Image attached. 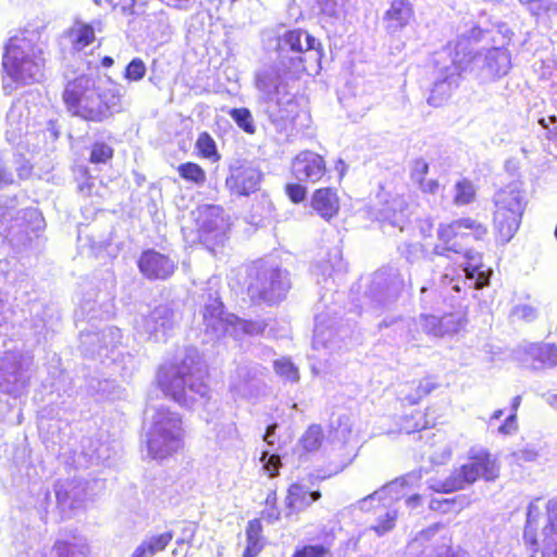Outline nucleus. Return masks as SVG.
Here are the masks:
<instances>
[{"instance_id":"obj_1","label":"nucleus","mask_w":557,"mask_h":557,"mask_svg":"<svg viewBox=\"0 0 557 557\" xmlns=\"http://www.w3.org/2000/svg\"><path fill=\"white\" fill-rule=\"evenodd\" d=\"M61 97L66 111L86 122L102 123L123 110L119 90L102 87L89 74L67 81Z\"/></svg>"},{"instance_id":"obj_2","label":"nucleus","mask_w":557,"mask_h":557,"mask_svg":"<svg viewBox=\"0 0 557 557\" xmlns=\"http://www.w3.org/2000/svg\"><path fill=\"white\" fill-rule=\"evenodd\" d=\"M277 63L284 75L299 78L321 69L323 47L301 28L286 30L276 44Z\"/></svg>"},{"instance_id":"obj_3","label":"nucleus","mask_w":557,"mask_h":557,"mask_svg":"<svg viewBox=\"0 0 557 557\" xmlns=\"http://www.w3.org/2000/svg\"><path fill=\"white\" fill-rule=\"evenodd\" d=\"M156 385L166 398L182 407L191 406L198 398L210 397V388L197 374L191 358L161 364L157 370Z\"/></svg>"},{"instance_id":"obj_4","label":"nucleus","mask_w":557,"mask_h":557,"mask_svg":"<svg viewBox=\"0 0 557 557\" xmlns=\"http://www.w3.org/2000/svg\"><path fill=\"white\" fill-rule=\"evenodd\" d=\"M184 437L182 414L169 407H160L146 435L148 455L154 460L171 458L184 448Z\"/></svg>"},{"instance_id":"obj_5","label":"nucleus","mask_w":557,"mask_h":557,"mask_svg":"<svg viewBox=\"0 0 557 557\" xmlns=\"http://www.w3.org/2000/svg\"><path fill=\"white\" fill-rule=\"evenodd\" d=\"M500 475V463L488 449H471L467 461L454 469L450 474L431 488L435 493H454L461 491L475 482H495Z\"/></svg>"},{"instance_id":"obj_6","label":"nucleus","mask_w":557,"mask_h":557,"mask_svg":"<svg viewBox=\"0 0 557 557\" xmlns=\"http://www.w3.org/2000/svg\"><path fill=\"white\" fill-rule=\"evenodd\" d=\"M493 224L496 237L508 243L520 227L527 201L517 183L499 188L493 198Z\"/></svg>"},{"instance_id":"obj_7","label":"nucleus","mask_w":557,"mask_h":557,"mask_svg":"<svg viewBox=\"0 0 557 557\" xmlns=\"http://www.w3.org/2000/svg\"><path fill=\"white\" fill-rule=\"evenodd\" d=\"M548 520L544 527L543 539L537 540L536 528L529 512L523 531V542L531 550L532 557L541 554V557H557V502H550L547 506Z\"/></svg>"},{"instance_id":"obj_8","label":"nucleus","mask_w":557,"mask_h":557,"mask_svg":"<svg viewBox=\"0 0 557 557\" xmlns=\"http://www.w3.org/2000/svg\"><path fill=\"white\" fill-rule=\"evenodd\" d=\"M285 292L282 274L273 268L258 271L247 287L249 300L253 306L276 304L284 298Z\"/></svg>"},{"instance_id":"obj_9","label":"nucleus","mask_w":557,"mask_h":557,"mask_svg":"<svg viewBox=\"0 0 557 557\" xmlns=\"http://www.w3.org/2000/svg\"><path fill=\"white\" fill-rule=\"evenodd\" d=\"M44 226V218L36 208H26L18 212L9 205H0V236L8 238L11 233L28 236Z\"/></svg>"},{"instance_id":"obj_10","label":"nucleus","mask_w":557,"mask_h":557,"mask_svg":"<svg viewBox=\"0 0 557 557\" xmlns=\"http://www.w3.org/2000/svg\"><path fill=\"white\" fill-rule=\"evenodd\" d=\"M2 66L14 82L28 84L34 81L40 63L36 58L27 54L21 46L11 41L5 47Z\"/></svg>"},{"instance_id":"obj_11","label":"nucleus","mask_w":557,"mask_h":557,"mask_svg":"<svg viewBox=\"0 0 557 557\" xmlns=\"http://www.w3.org/2000/svg\"><path fill=\"white\" fill-rule=\"evenodd\" d=\"M423 332L435 336H455L467 331L468 308L460 307L456 311L444 313L442 317L433 314L421 315Z\"/></svg>"},{"instance_id":"obj_12","label":"nucleus","mask_w":557,"mask_h":557,"mask_svg":"<svg viewBox=\"0 0 557 557\" xmlns=\"http://www.w3.org/2000/svg\"><path fill=\"white\" fill-rule=\"evenodd\" d=\"M263 181V173L249 162L240 163L231 168L225 178V187L232 196L249 197L260 189Z\"/></svg>"},{"instance_id":"obj_13","label":"nucleus","mask_w":557,"mask_h":557,"mask_svg":"<svg viewBox=\"0 0 557 557\" xmlns=\"http://www.w3.org/2000/svg\"><path fill=\"white\" fill-rule=\"evenodd\" d=\"M137 267L143 276L149 281H165L176 270L175 262L168 255L154 249L141 251L137 260Z\"/></svg>"},{"instance_id":"obj_14","label":"nucleus","mask_w":557,"mask_h":557,"mask_svg":"<svg viewBox=\"0 0 557 557\" xmlns=\"http://www.w3.org/2000/svg\"><path fill=\"white\" fill-rule=\"evenodd\" d=\"M327 173L324 158L313 151H301L292 161V174L299 181L321 182Z\"/></svg>"},{"instance_id":"obj_15","label":"nucleus","mask_w":557,"mask_h":557,"mask_svg":"<svg viewBox=\"0 0 557 557\" xmlns=\"http://www.w3.org/2000/svg\"><path fill=\"white\" fill-rule=\"evenodd\" d=\"M466 234L461 232L456 219L449 222L440 223L436 231V242L433 252L437 256L449 257L451 253L459 255L463 251Z\"/></svg>"},{"instance_id":"obj_16","label":"nucleus","mask_w":557,"mask_h":557,"mask_svg":"<svg viewBox=\"0 0 557 557\" xmlns=\"http://www.w3.org/2000/svg\"><path fill=\"white\" fill-rule=\"evenodd\" d=\"M310 207L318 216L326 222L335 219L341 211V198L334 187H319L310 197Z\"/></svg>"},{"instance_id":"obj_17","label":"nucleus","mask_w":557,"mask_h":557,"mask_svg":"<svg viewBox=\"0 0 557 557\" xmlns=\"http://www.w3.org/2000/svg\"><path fill=\"white\" fill-rule=\"evenodd\" d=\"M441 386L440 377L435 374H425L422 377L407 382L400 392L399 400L404 405L414 406L425 399Z\"/></svg>"},{"instance_id":"obj_18","label":"nucleus","mask_w":557,"mask_h":557,"mask_svg":"<svg viewBox=\"0 0 557 557\" xmlns=\"http://www.w3.org/2000/svg\"><path fill=\"white\" fill-rule=\"evenodd\" d=\"M414 18V9L409 0H392L389 8L383 14L385 29L389 35H396L407 27Z\"/></svg>"},{"instance_id":"obj_19","label":"nucleus","mask_w":557,"mask_h":557,"mask_svg":"<svg viewBox=\"0 0 557 557\" xmlns=\"http://www.w3.org/2000/svg\"><path fill=\"white\" fill-rule=\"evenodd\" d=\"M319 490L308 491L300 482H294L288 485L284 498L287 516L298 513L305 508L309 507L312 503L321 498Z\"/></svg>"},{"instance_id":"obj_20","label":"nucleus","mask_w":557,"mask_h":557,"mask_svg":"<svg viewBox=\"0 0 557 557\" xmlns=\"http://www.w3.org/2000/svg\"><path fill=\"white\" fill-rule=\"evenodd\" d=\"M245 534L247 544L243 557H257L265 546L261 518L249 520L246 525Z\"/></svg>"},{"instance_id":"obj_21","label":"nucleus","mask_w":557,"mask_h":557,"mask_svg":"<svg viewBox=\"0 0 557 557\" xmlns=\"http://www.w3.org/2000/svg\"><path fill=\"white\" fill-rule=\"evenodd\" d=\"M66 37L74 51H83L96 40L95 27L82 21H75L67 29Z\"/></svg>"},{"instance_id":"obj_22","label":"nucleus","mask_w":557,"mask_h":557,"mask_svg":"<svg viewBox=\"0 0 557 557\" xmlns=\"http://www.w3.org/2000/svg\"><path fill=\"white\" fill-rule=\"evenodd\" d=\"M223 209L218 206H207L199 210L196 223L200 236L219 231L223 225Z\"/></svg>"},{"instance_id":"obj_23","label":"nucleus","mask_w":557,"mask_h":557,"mask_svg":"<svg viewBox=\"0 0 557 557\" xmlns=\"http://www.w3.org/2000/svg\"><path fill=\"white\" fill-rule=\"evenodd\" d=\"M174 532L166 531L143 541L129 557H150L163 552L173 541Z\"/></svg>"},{"instance_id":"obj_24","label":"nucleus","mask_w":557,"mask_h":557,"mask_svg":"<svg viewBox=\"0 0 557 557\" xmlns=\"http://www.w3.org/2000/svg\"><path fill=\"white\" fill-rule=\"evenodd\" d=\"M434 424V418H429L426 410L414 409L410 413L401 416L399 431L405 434H412L430 429Z\"/></svg>"},{"instance_id":"obj_25","label":"nucleus","mask_w":557,"mask_h":557,"mask_svg":"<svg viewBox=\"0 0 557 557\" xmlns=\"http://www.w3.org/2000/svg\"><path fill=\"white\" fill-rule=\"evenodd\" d=\"M528 355L533 362L542 368L557 366V345L552 343H535L528 349Z\"/></svg>"},{"instance_id":"obj_26","label":"nucleus","mask_w":557,"mask_h":557,"mask_svg":"<svg viewBox=\"0 0 557 557\" xmlns=\"http://www.w3.org/2000/svg\"><path fill=\"white\" fill-rule=\"evenodd\" d=\"M456 223L461 232L466 234V239L472 238L476 242H483L488 236V225L485 220L479 216H462L456 219Z\"/></svg>"},{"instance_id":"obj_27","label":"nucleus","mask_w":557,"mask_h":557,"mask_svg":"<svg viewBox=\"0 0 557 557\" xmlns=\"http://www.w3.org/2000/svg\"><path fill=\"white\" fill-rule=\"evenodd\" d=\"M324 438L323 429L319 424H311L299 438V448L304 455L314 453L320 449Z\"/></svg>"},{"instance_id":"obj_28","label":"nucleus","mask_w":557,"mask_h":557,"mask_svg":"<svg viewBox=\"0 0 557 557\" xmlns=\"http://www.w3.org/2000/svg\"><path fill=\"white\" fill-rule=\"evenodd\" d=\"M180 177L195 186H202L207 182L205 169L196 162L187 161L177 166Z\"/></svg>"},{"instance_id":"obj_29","label":"nucleus","mask_w":557,"mask_h":557,"mask_svg":"<svg viewBox=\"0 0 557 557\" xmlns=\"http://www.w3.org/2000/svg\"><path fill=\"white\" fill-rule=\"evenodd\" d=\"M467 505L466 497L457 495L450 498H433L429 503V509L434 512L442 515L448 512H459Z\"/></svg>"},{"instance_id":"obj_30","label":"nucleus","mask_w":557,"mask_h":557,"mask_svg":"<svg viewBox=\"0 0 557 557\" xmlns=\"http://www.w3.org/2000/svg\"><path fill=\"white\" fill-rule=\"evenodd\" d=\"M195 147L197 156L201 159H208L212 162H218L221 159L216 144L208 132L198 135Z\"/></svg>"},{"instance_id":"obj_31","label":"nucleus","mask_w":557,"mask_h":557,"mask_svg":"<svg viewBox=\"0 0 557 557\" xmlns=\"http://www.w3.org/2000/svg\"><path fill=\"white\" fill-rule=\"evenodd\" d=\"M476 198V189L474 184L468 180L462 178L455 184V195L453 202L457 207H463L472 203Z\"/></svg>"},{"instance_id":"obj_32","label":"nucleus","mask_w":557,"mask_h":557,"mask_svg":"<svg viewBox=\"0 0 557 557\" xmlns=\"http://www.w3.org/2000/svg\"><path fill=\"white\" fill-rule=\"evenodd\" d=\"M224 314V304L214 299L212 302L206 305L202 310V320L206 325L207 332L216 331L218 323L222 322Z\"/></svg>"},{"instance_id":"obj_33","label":"nucleus","mask_w":557,"mask_h":557,"mask_svg":"<svg viewBox=\"0 0 557 557\" xmlns=\"http://www.w3.org/2000/svg\"><path fill=\"white\" fill-rule=\"evenodd\" d=\"M264 509L261 511V519L268 523L277 522L281 519L282 512L278 506L277 490H270L263 500Z\"/></svg>"},{"instance_id":"obj_34","label":"nucleus","mask_w":557,"mask_h":557,"mask_svg":"<svg viewBox=\"0 0 557 557\" xmlns=\"http://www.w3.org/2000/svg\"><path fill=\"white\" fill-rule=\"evenodd\" d=\"M225 322L232 326H238L243 333L250 336L263 334L267 327L263 321L244 320L235 314H228Z\"/></svg>"},{"instance_id":"obj_35","label":"nucleus","mask_w":557,"mask_h":557,"mask_svg":"<svg viewBox=\"0 0 557 557\" xmlns=\"http://www.w3.org/2000/svg\"><path fill=\"white\" fill-rule=\"evenodd\" d=\"M228 115L236 125L246 134L253 135L257 131L252 114L247 108H233L228 111Z\"/></svg>"},{"instance_id":"obj_36","label":"nucleus","mask_w":557,"mask_h":557,"mask_svg":"<svg viewBox=\"0 0 557 557\" xmlns=\"http://www.w3.org/2000/svg\"><path fill=\"white\" fill-rule=\"evenodd\" d=\"M290 557H332V553L327 545L306 544L297 547Z\"/></svg>"},{"instance_id":"obj_37","label":"nucleus","mask_w":557,"mask_h":557,"mask_svg":"<svg viewBox=\"0 0 557 557\" xmlns=\"http://www.w3.org/2000/svg\"><path fill=\"white\" fill-rule=\"evenodd\" d=\"M114 156V150L109 145L97 141L90 147L89 162L92 164L107 163Z\"/></svg>"},{"instance_id":"obj_38","label":"nucleus","mask_w":557,"mask_h":557,"mask_svg":"<svg viewBox=\"0 0 557 557\" xmlns=\"http://www.w3.org/2000/svg\"><path fill=\"white\" fill-rule=\"evenodd\" d=\"M273 368L277 375L287 381L297 382L299 380L298 369L288 358H281L275 360Z\"/></svg>"},{"instance_id":"obj_39","label":"nucleus","mask_w":557,"mask_h":557,"mask_svg":"<svg viewBox=\"0 0 557 557\" xmlns=\"http://www.w3.org/2000/svg\"><path fill=\"white\" fill-rule=\"evenodd\" d=\"M146 72L145 62L139 58H135L126 65L124 78L129 82H138L145 77Z\"/></svg>"},{"instance_id":"obj_40","label":"nucleus","mask_w":557,"mask_h":557,"mask_svg":"<svg viewBox=\"0 0 557 557\" xmlns=\"http://www.w3.org/2000/svg\"><path fill=\"white\" fill-rule=\"evenodd\" d=\"M260 461L263 463V469L270 478H276L280 474L282 460L277 454L269 455L267 451H263Z\"/></svg>"},{"instance_id":"obj_41","label":"nucleus","mask_w":557,"mask_h":557,"mask_svg":"<svg viewBox=\"0 0 557 557\" xmlns=\"http://www.w3.org/2000/svg\"><path fill=\"white\" fill-rule=\"evenodd\" d=\"M284 191L294 205L301 203L307 197V188L300 183H288L284 186Z\"/></svg>"},{"instance_id":"obj_42","label":"nucleus","mask_w":557,"mask_h":557,"mask_svg":"<svg viewBox=\"0 0 557 557\" xmlns=\"http://www.w3.org/2000/svg\"><path fill=\"white\" fill-rule=\"evenodd\" d=\"M396 519H397V511L396 510L388 511L382 518H380L377 524L372 527V530L379 536H382L395 528Z\"/></svg>"},{"instance_id":"obj_43","label":"nucleus","mask_w":557,"mask_h":557,"mask_svg":"<svg viewBox=\"0 0 557 557\" xmlns=\"http://www.w3.org/2000/svg\"><path fill=\"white\" fill-rule=\"evenodd\" d=\"M429 173V164L423 159H416L411 165L410 176L411 180L417 184L422 183L425 180L426 174Z\"/></svg>"},{"instance_id":"obj_44","label":"nucleus","mask_w":557,"mask_h":557,"mask_svg":"<svg viewBox=\"0 0 557 557\" xmlns=\"http://www.w3.org/2000/svg\"><path fill=\"white\" fill-rule=\"evenodd\" d=\"M51 557H74V545L65 540H57L52 545Z\"/></svg>"},{"instance_id":"obj_45","label":"nucleus","mask_w":557,"mask_h":557,"mask_svg":"<svg viewBox=\"0 0 557 557\" xmlns=\"http://www.w3.org/2000/svg\"><path fill=\"white\" fill-rule=\"evenodd\" d=\"M286 109V113L278 112V114L274 117L275 122L282 123L283 125L293 124L295 119L297 117L298 104L295 101H288Z\"/></svg>"},{"instance_id":"obj_46","label":"nucleus","mask_w":557,"mask_h":557,"mask_svg":"<svg viewBox=\"0 0 557 557\" xmlns=\"http://www.w3.org/2000/svg\"><path fill=\"white\" fill-rule=\"evenodd\" d=\"M518 431L517 414L510 412L505 421L498 426V432L503 435H511Z\"/></svg>"},{"instance_id":"obj_47","label":"nucleus","mask_w":557,"mask_h":557,"mask_svg":"<svg viewBox=\"0 0 557 557\" xmlns=\"http://www.w3.org/2000/svg\"><path fill=\"white\" fill-rule=\"evenodd\" d=\"M444 528V524L441 523V522H436V523H433L431 525H429L428 528L421 530L410 542L409 544L411 543H414V542H418V541H430L433 535L435 534L436 531H438L440 529Z\"/></svg>"},{"instance_id":"obj_48","label":"nucleus","mask_w":557,"mask_h":557,"mask_svg":"<svg viewBox=\"0 0 557 557\" xmlns=\"http://www.w3.org/2000/svg\"><path fill=\"white\" fill-rule=\"evenodd\" d=\"M419 188L424 194L435 195L440 189V183L437 180H423L419 183Z\"/></svg>"},{"instance_id":"obj_49","label":"nucleus","mask_w":557,"mask_h":557,"mask_svg":"<svg viewBox=\"0 0 557 557\" xmlns=\"http://www.w3.org/2000/svg\"><path fill=\"white\" fill-rule=\"evenodd\" d=\"M418 479L417 475H413L411 473L401 475L399 478H396L392 484L397 485L399 487H410L413 486L414 482L413 480Z\"/></svg>"},{"instance_id":"obj_50","label":"nucleus","mask_w":557,"mask_h":557,"mask_svg":"<svg viewBox=\"0 0 557 557\" xmlns=\"http://www.w3.org/2000/svg\"><path fill=\"white\" fill-rule=\"evenodd\" d=\"M465 272L467 277L469 278H474L476 274L479 275L476 287H482L483 285H485L486 278L484 277V280H481V277H483V273H479L478 267L468 265L465 268Z\"/></svg>"},{"instance_id":"obj_51","label":"nucleus","mask_w":557,"mask_h":557,"mask_svg":"<svg viewBox=\"0 0 557 557\" xmlns=\"http://www.w3.org/2000/svg\"><path fill=\"white\" fill-rule=\"evenodd\" d=\"M276 428V423L268 425L265 433L263 435V441L267 442V444L274 445V442L271 437L274 435Z\"/></svg>"},{"instance_id":"obj_52","label":"nucleus","mask_w":557,"mask_h":557,"mask_svg":"<svg viewBox=\"0 0 557 557\" xmlns=\"http://www.w3.org/2000/svg\"><path fill=\"white\" fill-rule=\"evenodd\" d=\"M421 502H422V496L419 494H413L406 499L407 506L412 507V508L419 506L421 504Z\"/></svg>"},{"instance_id":"obj_53","label":"nucleus","mask_w":557,"mask_h":557,"mask_svg":"<svg viewBox=\"0 0 557 557\" xmlns=\"http://www.w3.org/2000/svg\"><path fill=\"white\" fill-rule=\"evenodd\" d=\"M162 3L173 7V8H182L185 2L188 0H160Z\"/></svg>"},{"instance_id":"obj_54","label":"nucleus","mask_w":557,"mask_h":557,"mask_svg":"<svg viewBox=\"0 0 557 557\" xmlns=\"http://www.w3.org/2000/svg\"><path fill=\"white\" fill-rule=\"evenodd\" d=\"M520 404H521V396H515L511 400V412H515L517 414Z\"/></svg>"},{"instance_id":"obj_55","label":"nucleus","mask_w":557,"mask_h":557,"mask_svg":"<svg viewBox=\"0 0 557 557\" xmlns=\"http://www.w3.org/2000/svg\"><path fill=\"white\" fill-rule=\"evenodd\" d=\"M101 65L104 66V67H110L113 65V59L109 55H106L101 59Z\"/></svg>"},{"instance_id":"obj_56","label":"nucleus","mask_w":557,"mask_h":557,"mask_svg":"<svg viewBox=\"0 0 557 557\" xmlns=\"http://www.w3.org/2000/svg\"><path fill=\"white\" fill-rule=\"evenodd\" d=\"M503 414H504V410H503V409H497V410H495V411L492 413L491 419H492V420H497V419L502 418V417H503Z\"/></svg>"},{"instance_id":"obj_57","label":"nucleus","mask_w":557,"mask_h":557,"mask_svg":"<svg viewBox=\"0 0 557 557\" xmlns=\"http://www.w3.org/2000/svg\"><path fill=\"white\" fill-rule=\"evenodd\" d=\"M428 102H429L430 104H432V106H437V104H438V103H437V99H436V98H435V96H434V91H433V92H432V95L429 97Z\"/></svg>"},{"instance_id":"obj_58","label":"nucleus","mask_w":557,"mask_h":557,"mask_svg":"<svg viewBox=\"0 0 557 557\" xmlns=\"http://www.w3.org/2000/svg\"><path fill=\"white\" fill-rule=\"evenodd\" d=\"M375 494H376V492L371 494V495H369V496H367L364 499L373 498L375 496Z\"/></svg>"}]
</instances>
